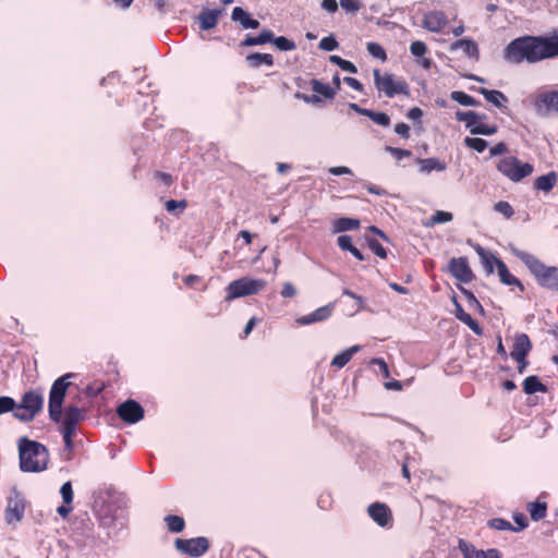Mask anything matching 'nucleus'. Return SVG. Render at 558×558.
I'll return each instance as SVG.
<instances>
[{
  "mask_svg": "<svg viewBox=\"0 0 558 558\" xmlns=\"http://www.w3.org/2000/svg\"><path fill=\"white\" fill-rule=\"evenodd\" d=\"M555 57H558V32L551 36H520L504 49V59L511 64H535Z\"/></svg>",
  "mask_w": 558,
  "mask_h": 558,
  "instance_id": "obj_1",
  "label": "nucleus"
},
{
  "mask_svg": "<svg viewBox=\"0 0 558 558\" xmlns=\"http://www.w3.org/2000/svg\"><path fill=\"white\" fill-rule=\"evenodd\" d=\"M73 376L72 373H68L53 381L49 392L48 412L52 422L62 423V429L76 432L77 424L85 418V410L70 405L62 414L64 398L70 386L69 378Z\"/></svg>",
  "mask_w": 558,
  "mask_h": 558,
  "instance_id": "obj_2",
  "label": "nucleus"
},
{
  "mask_svg": "<svg viewBox=\"0 0 558 558\" xmlns=\"http://www.w3.org/2000/svg\"><path fill=\"white\" fill-rule=\"evenodd\" d=\"M509 251L527 267L539 287L558 292L557 266H548L533 254L524 252L512 244L509 245Z\"/></svg>",
  "mask_w": 558,
  "mask_h": 558,
  "instance_id": "obj_3",
  "label": "nucleus"
},
{
  "mask_svg": "<svg viewBox=\"0 0 558 558\" xmlns=\"http://www.w3.org/2000/svg\"><path fill=\"white\" fill-rule=\"evenodd\" d=\"M17 447L21 471L38 473L47 470L49 451L45 445L27 437H21Z\"/></svg>",
  "mask_w": 558,
  "mask_h": 558,
  "instance_id": "obj_4",
  "label": "nucleus"
},
{
  "mask_svg": "<svg viewBox=\"0 0 558 558\" xmlns=\"http://www.w3.org/2000/svg\"><path fill=\"white\" fill-rule=\"evenodd\" d=\"M497 170L510 181L520 182L533 173L534 166L530 162H522L515 156H507L498 161Z\"/></svg>",
  "mask_w": 558,
  "mask_h": 558,
  "instance_id": "obj_5",
  "label": "nucleus"
},
{
  "mask_svg": "<svg viewBox=\"0 0 558 558\" xmlns=\"http://www.w3.org/2000/svg\"><path fill=\"white\" fill-rule=\"evenodd\" d=\"M44 408V396L36 390L26 391L17 403L15 418L21 422L33 421Z\"/></svg>",
  "mask_w": 558,
  "mask_h": 558,
  "instance_id": "obj_6",
  "label": "nucleus"
},
{
  "mask_svg": "<svg viewBox=\"0 0 558 558\" xmlns=\"http://www.w3.org/2000/svg\"><path fill=\"white\" fill-rule=\"evenodd\" d=\"M266 286L264 279H252L250 277H242L238 280L231 281L226 288L225 301L230 303L231 301L247 295L258 293Z\"/></svg>",
  "mask_w": 558,
  "mask_h": 558,
  "instance_id": "obj_7",
  "label": "nucleus"
},
{
  "mask_svg": "<svg viewBox=\"0 0 558 558\" xmlns=\"http://www.w3.org/2000/svg\"><path fill=\"white\" fill-rule=\"evenodd\" d=\"M374 82L375 86L379 92L385 93L389 98L396 95L409 94L408 85L404 81H396L391 74L381 75L379 70H374Z\"/></svg>",
  "mask_w": 558,
  "mask_h": 558,
  "instance_id": "obj_8",
  "label": "nucleus"
},
{
  "mask_svg": "<svg viewBox=\"0 0 558 558\" xmlns=\"http://www.w3.org/2000/svg\"><path fill=\"white\" fill-rule=\"evenodd\" d=\"M174 547L177 550L187 556L201 557L208 550L209 542L204 536L189 539L177 538L174 542Z\"/></svg>",
  "mask_w": 558,
  "mask_h": 558,
  "instance_id": "obj_9",
  "label": "nucleus"
},
{
  "mask_svg": "<svg viewBox=\"0 0 558 558\" xmlns=\"http://www.w3.org/2000/svg\"><path fill=\"white\" fill-rule=\"evenodd\" d=\"M119 417L128 424H136L144 418L145 411L135 400L129 399L117 408Z\"/></svg>",
  "mask_w": 558,
  "mask_h": 558,
  "instance_id": "obj_10",
  "label": "nucleus"
},
{
  "mask_svg": "<svg viewBox=\"0 0 558 558\" xmlns=\"http://www.w3.org/2000/svg\"><path fill=\"white\" fill-rule=\"evenodd\" d=\"M367 514L380 527L390 529L392 526V512L384 502H373L367 507Z\"/></svg>",
  "mask_w": 558,
  "mask_h": 558,
  "instance_id": "obj_11",
  "label": "nucleus"
},
{
  "mask_svg": "<svg viewBox=\"0 0 558 558\" xmlns=\"http://www.w3.org/2000/svg\"><path fill=\"white\" fill-rule=\"evenodd\" d=\"M538 114L547 116L551 112L558 113V90L544 92L537 95L534 101Z\"/></svg>",
  "mask_w": 558,
  "mask_h": 558,
  "instance_id": "obj_12",
  "label": "nucleus"
},
{
  "mask_svg": "<svg viewBox=\"0 0 558 558\" xmlns=\"http://www.w3.org/2000/svg\"><path fill=\"white\" fill-rule=\"evenodd\" d=\"M448 271L460 282L469 283L474 275L469 266L466 257H452L449 260Z\"/></svg>",
  "mask_w": 558,
  "mask_h": 558,
  "instance_id": "obj_13",
  "label": "nucleus"
},
{
  "mask_svg": "<svg viewBox=\"0 0 558 558\" xmlns=\"http://www.w3.org/2000/svg\"><path fill=\"white\" fill-rule=\"evenodd\" d=\"M24 499L21 497L19 493L15 492L14 496H11L8 500V506L5 509L7 522L12 523L13 521H21L24 515Z\"/></svg>",
  "mask_w": 558,
  "mask_h": 558,
  "instance_id": "obj_14",
  "label": "nucleus"
},
{
  "mask_svg": "<svg viewBox=\"0 0 558 558\" xmlns=\"http://www.w3.org/2000/svg\"><path fill=\"white\" fill-rule=\"evenodd\" d=\"M333 311V303H329L325 306L318 307L313 313L301 316L296 319V323L302 326L320 323L327 320Z\"/></svg>",
  "mask_w": 558,
  "mask_h": 558,
  "instance_id": "obj_15",
  "label": "nucleus"
},
{
  "mask_svg": "<svg viewBox=\"0 0 558 558\" xmlns=\"http://www.w3.org/2000/svg\"><path fill=\"white\" fill-rule=\"evenodd\" d=\"M447 24V17L441 11H430L424 14L423 27L429 32L438 33Z\"/></svg>",
  "mask_w": 558,
  "mask_h": 558,
  "instance_id": "obj_16",
  "label": "nucleus"
},
{
  "mask_svg": "<svg viewBox=\"0 0 558 558\" xmlns=\"http://www.w3.org/2000/svg\"><path fill=\"white\" fill-rule=\"evenodd\" d=\"M532 350V342L526 333H518L514 338L510 356L513 360L526 357Z\"/></svg>",
  "mask_w": 558,
  "mask_h": 558,
  "instance_id": "obj_17",
  "label": "nucleus"
},
{
  "mask_svg": "<svg viewBox=\"0 0 558 558\" xmlns=\"http://www.w3.org/2000/svg\"><path fill=\"white\" fill-rule=\"evenodd\" d=\"M454 304V315L456 317L465 324L475 335L481 336L483 333V329L480 324L469 314L466 313L462 305L453 298Z\"/></svg>",
  "mask_w": 558,
  "mask_h": 558,
  "instance_id": "obj_18",
  "label": "nucleus"
},
{
  "mask_svg": "<svg viewBox=\"0 0 558 558\" xmlns=\"http://www.w3.org/2000/svg\"><path fill=\"white\" fill-rule=\"evenodd\" d=\"M475 252L477 253L478 257L481 258L482 266L486 272V275H493L495 271V267L498 269V262H502L498 257H496L490 252L486 251L484 247H482L480 244H476L474 246Z\"/></svg>",
  "mask_w": 558,
  "mask_h": 558,
  "instance_id": "obj_19",
  "label": "nucleus"
},
{
  "mask_svg": "<svg viewBox=\"0 0 558 558\" xmlns=\"http://www.w3.org/2000/svg\"><path fill=\"white\" fill-rule=\"evenodd\" d=\"M221 14V9H203L202 12L198 14L199 28L202 31H209L214 28L217 25L218 19Z\"/></svg>",
  "mask_w": 558,
  "mask_h": 558,
  "instance_id": "obj_20",
  "label": "nucleus"
},
{
  "mask_svg": "<svg viewBox=\"0 0 558 558\" xmlns=\"http://www.w3.org/2000/svg\"><path fill=\"white\" fill-rule=\"evenodd\" d=\"M558 173L556 171H549L546 174L539 175L534 180L533 187L536 191L549 193L557 184Z\"/></svg>",
  "mask_w": 558,
  "mask_h": 558,
  "instance_id": "obj_21",
  "label": "nucleus"
},
{
  "mask_svg": "<svg viewBox=\"0 0 558 558\" xmlns=\"http://www.w3.org/2000/svg\"><path fill=\"white\" fill-rule=\"evenodd\" d=\"M231 17L234 22H239L245 29H255L259 26V22L255 19H252L251 15L241 7H235L232 10Z\"/></svg>",
  "mask_w": 558,
  "mask_h": 558,
  "instance_id": "obj_22",
  "label": "nucleus"
},
{
  "mask_svg": "<svg viewBox=\"0 0 558 558\" xmlns=\"http://www.w3.org/2000/svg\"><path fill=\"white\" fill-rule=\"evenodd\" d=\"M497 272L499 280L502 284L515 286L520 289L521 292L524 291V286L522 284V282L509 271L507 265L504 262H498Z\"/></svg>",
  "mask_w": 558,
  "mask_h": 558,
  "instance_id": "obj_23",
  "label": "nucleus"
},
{
  "mask_svg": "<svg viewBox=\"0 0 558 558\" xmlns=\"http://www.w3.org/2000/svg\"><path fill=\"white\" fill-rule=\"evenodd\" d=\"M478 93L483 95L488 102L493 104L497 108H502L508 102L507 96L500 90L481 87L478 88Z\"/></svg>",
  "mask_w": 558,
  "mask_h": 558,
  "instance_id": "obj_24",
  "label": "nucleus"
},
{
  "mask_svg": "<svg viewBox=\"0 0 558 558\" xmlns=\"http://www.w3.org/2000/svg\"><path fill=\"white\" fill-rule=\"evenodd\" d=\"M360 350H361V345H359V344L352 345V347L343 350L342 352H340L333 356L330 365L333 367H337V368L344 367L350 362L352 356L355 353H357Z\"/></svg>",
  "mask_w": 558,
  "mask_h": 558,
  "instance_id": "obj_25",
  "label": "nucleus"
},
{
  "mask_svg": "<svg viewBox=\"0 0 558 558\" xmlns=\"http://www.w3.org/2000/svg\"><path fill=\"white\" fill-rule=\"evenodd\" d=\"M451 50H462L468 57L474 58L478 56V48L474 40L472 39H458L451 44Z\"/></svg>",
  "mask_w": 558,
  "mask_h": 558,
  "instance_id": "obj_26",
  "label": "nucleus"
},
{
  "mask_svg": "<svg viewBox=\"0 0 558 558\" xmlns=\"http://www.w3.org/2000/svg\"><path fill=\"white\" fill-rule=\"evenodd\" d=\"M274 39V33L270 29H263L258 36L247 35L242 43V46H259L270 43Z\"/></svg>",
  "mask_w": 558,
  "mask_h": 558,
  "instance_id": "obj_27",
  "label": "nucleus"
},
{
  "mask_svg": "<svg viewBox=\"0 0 558 558\" xmlns=\"http://www.w3.org/2000/svg\"><path fill=\"white\" fill-rule=\"evenodd\" d=\"M418 163L420 171L425 173H430L432 171H445L447 169L446 163L435 157L420 159Z\"/></svg>",
  "mask_w": 558,
  "mask_h": 558,
  "instance_id": "obj_28",
  "label": "nucleus"
},
{
  "mask_svg": "<svg viewBox=\"0 0 558 558\" xmlns=\"http://www.w3.org/2000/svg\"><path fill=\"white\" fill-rule=\"evenodd\" d=\"M523 391L526 395L535 392H547V387L541 383L539 378L535 375L527 376L523 381Z\"/></svg>",
  "mask_w": 558,
  "mask_h": 558,
  "instance_id": "obj_29",
  "label": "nucleus"
},
{
  "mask_svg": "<svg viewBox=\"0 0 558 558\" xmlns=\"http://www.w3.org/2000/svg\"><path fill=\"white\" fill-rule=\"evenodd\" d=\"M360 227V220L350 217H342L333 221V232L340 233L344 231L355 230Z\"/></svg>",
  "mask_w": 558,
  "mask_h": 558,
  "instance_id": "obj_30",
  "label": "nucleus"
},
{
  "mask_svg": "<svg viewBox=\"0 0 558 558\" xmlns=\"http://www.w3.org/2000/svg\"><path fill=\"white\" fill-rule=\"evenodd\" d=\"M246 61L252 68H259L262 64L274 65V58L269 53L254 52L246 57Z\"/></svg>",
  "mask_w": 558,
  "mask_h": 558,
  "instance_id": "obj_31",
  "label": "nucleus"
},
{
  "mask_svg": "<svg viewBox=\"0 0 558 558\" xmlns=\"http://www.w3.org/2000/svg\"><path fill=\"white\" fill-rule=\"evenodd\" d=\"M527 510L530 512L531 519L537 522L546 517L547 504L545 501L539 500L529 502Z\"/></svg>",
  "mask_w": 558,
  "mask_h": 558,
  "instance_id": "obj_32",
  "label": "nucleus"
},
{
  "mask_svg": "<svg viewBox=\"0 0 558 558\" xmlns=\"http://www.w3.org/2000/svg\"><path fill=\"white\" fill-rule=\"evenodd\" d=\"M456 119L459 122H465V126L471 131V128L481 121V113L475 111H460L456 112Z\"/></svg>",
  "mask_w": 558,
  "mask_h": 558,
  "instance_id": "obj_33",
  "label": "nucleus"
},
{
  "mask_svg": "<svg viewBox=\"0 0 558 558\" xmlns=\"http://www.w3.org/2000/svg\"><path fill=\"white\" fill-rule=\"evenodd\" d=\"M311 84H312V89L315 93L320 94L326 98L331 99L336 95V89L330 87L329 84H325L316 78L312 80Z\"/></svg>",
  "mask_w": 558,
  "mask_h": 558,
  "instance_id": "obj_34",
  "label": "nucleus"
},
{
  "mask_svg": "<svg viewBox=\"0 0 558 558\" xmlns=\"http://www.w3.org/2000/svg\"><path fill=\"white\" fill-rule=\"evenodd\" d=\"M168 530L172 533H180L184 530L185 522L180 515L169 514L165 518Z\"/></svg>",
  "mask_w": 558,
  "mask_h": 558,
  "instance_id": "obj_35",
  "label": "nucleus"
},
{
  "mask_svg": "<svg viewBox=\"0 0 558 558\" xmlns=\"http://www.w3.org/2000/svg\"><path fill=\"white\" fill-rule=\"evenodd\" d=\"M450 97L452 100L457 101L461 106L476 107L480 105V102L475 98H473L472 96L468 95L464 92H452Z\"/></svg>",
  "mask_w": 558,
  "mask_h": 558,
  "instance_id": "obj_36",
  "label": "nucleus"
},
{
  "mask_svg": "<svg viewBox=\"0 0 558 558\" xmlns=\"http://www.w3.org/2000/svg\"><path fill=\"white\" fill-rule=\"evenodd\" d=\"M453 219V216L449 211L444 210H437L435 214H433L428 220V222L425 223L426 227H433L435 225L439 223H446Z\"/></svg>",
  "mask_w": 558,
  "mask_h": 558,
  "instance_id": "obj_37",
  "label": "nucleus"
},
{
  "mask_svg": "<svg viewBox=\"0 0 558 558\" xmlns=\"http://www.w3.org/2000/svg\"><path fill=\"white\" fill-rule=\"evenodd\" d=\"M329 61L338 65L342 71L355 74L357 72L356 66L348 60L342 59L339 56L332 54L329 57Z\"/></svg>",
  "mask_w": 558,
  "mask_h": 558,
  "instance_id": "obj_38",
  "label": "nucleus"
},
{
  "mask_svg": "<svg viewBox=\"0 0 558 558\" xmlns=\"http://www.w3.org/2000/svg\"><path fill=\"white\" fill-rule=\"evenodd\" d=\"M463 558H477L480 549H476L471 543L460 538L458 545Z\"/></svg>",
  "mask_w": 558,
  "mask_h": 558,
  "instance_id": "obj_39",
  "label": "nucleus"
},
{
  "mask_svg": "<svg viewBox=\"0 0 558 558\" xmlns=\"http://www.w3.org/2000/svg\"><path fill=\"white\" fill-rule=\"evenodd\" d=\"M16 409L17 403L13 398L7 396L0 397V415L12 412L15 417Z\"/></svg>",
  "mask_w": 558,
  "mask_h": 558,
  "instance_id": "obj_40",
  "label": "nucleus"
},
{
  "mask_svg": "<svg viewBox=\"0 0 558 558\" xmlns=\"http://www.w3.org/2000/svg\"><path fill=\"white\" fill-rule=\"evenodd\" d=\"M187 206V202L185 199L175 201L169 199L165 204V208L168 213L179 216Z\"/></svg>",
  "mask_w": 558,
  "mask_h": 558,
  "instance_id": "obj_41",
  "label": "nucleus"
},
{
  "mask_svg": "<svg viewBox=\"0 0 558 558\" xmlns=\"http://www.w3.org/2000/svg\"><path fill=\"white\" fill-rule=\"evenodd\" d=\"M270 43H272L280 51H291L296 48L295 43L284 36H274V39Z\"/></svg>",
  "mask_w": 558,
  "mask_h": 558,
  "instance_id": "obj_42",
  "label": "nucleus"
},
{
  "mask_svg": "<svg viewBox=\"0 0 558 558\" xmlns=\"http://www.w3.org/2000/svg\"><path fill=\"white\" fill-rule=\"evenodd\" d=\"M498 128L496 125H488L484 123H476L475 126L471 128V134L473 135H494L497 133Z\"/></svg>",
  "mask_w": 558,
  "mask_h": 558,
  "instance_id": "obj_43",
  "label": "nucleus"
},
{
  "mask_svg": "<svg viewBox=\"0 0 558 558\" xmlns=\"http://www.w3.org/2000/svg\"><path fill=\"white\" fill-rule=\"evenodd\" d=\"M464 145L476 150L477 153H483L487 148L488 143L480 137H465Z\"/></svg>",
  "mask_w": 558,
  "mask_h": 558,
  "instance_id": "obj_44",
  "label": "nucleus"
},
{
  "mask_svg": "<svg viewBox=\"0 0 558 558\" xmlns=\"http://www.w3.org/2000/svg\"><path fill=\"white\" fill-rule=\"evenodd\" d=\"M366 117H368L374 123L381 126H389L390 124V118L385 112H376L368 109Z\"/></svg>",
  "mask_w": 558,
  "mask_h": 558,
  "instance_id": "obj_45",
  "label": "nucleus"
},
{
  "mask_svg": "<svg viewBox=\"0 0 558 558\" xmlns=\"http://www.w3.org/2000/svg\"><path fill=\"white\" fill-rule=\"evenodd\" d=\"M369 365L374 368L375 373H380L385 378L390 376L387 363L380 357H373Z\"/></svg>",
  "mask_w": 558,
  "mask_h": 558,
  "instance_id": "obj_46",
  "label": "nucleus"
},
{
  "mask_svg": "<svg viewBox=\"0 0 558 558\" xmlns=\"http://www.w3.org/2000/svg\"><path fill=\"white\" fill-rule=\"evenodd\" d=\"M487 524L490 529L497 531H512L513 529V525L502 518L490 519Z\"/></svg>",
  "mask_w": 558,
  "mask_h": 558,
  "instance_id": "obj_47",
  "label": "nucleus"
},
{
  "mask_svg": "<svg viewBox=\"0 0 558 558\" xmlns=\"http://www.w3.org/2000/svg\"><path fill=\"white\" fill-rule=\"evenodd\" d=\"M366 48L372 57L379 59L381 61H385L387 59L386 51L379 44L368 43Z\"/></svg>",
  "mask_w": 558,
  "mask_h": 558,
  "instance_id": "obj_48",
  "label": "nucleus"
},
{
  "mask_svg": "<svg viewBox=\"0 0 558 558\" xmlns=\"http://www.w3.org/2000/svg\"><path fill=\"white\" fill-rule=\"evenodd\" d=\"M495 210L506 218H511L514 215L512 206L506 201H499L494 206Z\"/></svg>",
  "mask_w": 558,
  "mask_h": 558,
  "instance_id": "obj_49",
  "label": "nucleus"
},
{
  "mask_svg": "<svg viewBox=\"0 0 558 558\" xmlns=\"http://www.w3.org/2000/svg\"><path fill=\"white\" fill-rule=\"evenodd\" d=\"M60 494L62 496L63 502L66 505H71L74 496L71 482H65L62 484L60 488Z\"/></svg>",
  "mask_w": 558,
  "mask_h": 558,
  "instance_id": "obj_50",
  "label": "nucleus"
},
{
  "mask_svg": "<svg viewBox=\"0 0 558 558\" xmlns=\"http://www.w3.org/2000/svg\"><path fill=\"white\" fill-rule=\"evenodd\" d=\"M319 49L325 51H332L338 48V41L332 35L322 38L318 45Z\"/></svg>",
  "mask_w": 558,
  "mask_h": 558,
  "instance_id": "obj_51",
  "label": "nucleus"
},
{
  "mask_svg": "<svg viewBox=\"0 0 558 558\" xmlns=\"http://www.w3.org/2000/svg\"><path fill=\"white\" fill-rule=\"evenodd\" d=\"M410 51L415 57H423L427 51V47L425 43L415 40L410 45Z\"/></svg>",
  "mask_w": 558,
  "mask_h": 558,
  "instance_id": "obj_52",
  "label": "nucleus"
},
{
  "mask_svg": "<svg viewBox=\"0 0 558 558\" xmlns=\"http://www.w3.org/2000/svg\"><path fill=\"white\" fill-rule=\"evenodd\" d=\"M386 150L390 153L398 161L402 160L404 157H410L412 155L411 150L391 146H387Z\"/></svg>",
  "mask_w": 558,
  "mask_h": 558,
  "instance_id": "obj_53",
  "label": "nucleus"
},
{
  "mask_svg": "<svg viewBox=\"0 0 558 558\" xmlns=\"http://www.w3.org/2000/svg\"><path fill=\"white\" fill-rule=\"evenodd\" d=\"M61 432H62V437H63V441H64V450L70 453L74 448L73 437L76 432L65 430V429H62Z\"/></svg>",
  "mask_w": 558,
  "mask_h": 558,
  "instance_id": "obj_54",
  "label": "nucleus"
},
{
  "mask_svg": "<svg viewBox=\"0 0 558 558\" xmlns=\"http://www.w3.org/2000/svg\"><path fill=\"white\" fill-rule=\"evenodd\" d=\"M332 498L329 492L322 493L317 499V505L320 509L327 510L331 507Z\"/></svg>",
  "mask_w": 558,
  "mask_h": 558,
  "instance_id": "obj_55",
  "label": "nucleus"
},
{
  "mask_svg": "<svg viewBox=\"0 0 558 558\" xmlns=\"http://www.w3.org/2000/svg\"><path fill=\"white\" fill-rule=\"evenodd\" d=\"M368 246L378 257H380V258L387 257L386 248L377 240H371L368 242Z\"/></svg>",
  "mask_w": 558,
  "mask_h": 558,
  "instance_id": "obj_56",
  "label": "nucleus"
},
{
  "mask_svg": "<svg viewBox=\"0 0 558 558\" xmlns=\"http://www.w3.org/2000/svg\"><path fill=\"white\" fill-rule=\"evenodd\" d=\"M340 5L349 12H356L361 8V3L359 0H340Z\"/></svg>",
  "mask_w": 558,
  "mask_h": 558,
  "instance_id": "obj_57",
  "label": "nucleus"
},
{
  "mask_svg": "<svg viewBox=\"0 0 558 558\" xmlns=\"http://www.w3.org/2000/svg\"><path fill=\"white\" fill-rule=\"evenodd\" d=\"M337 242H338L339 247L342 251H348L349 252L354 246L353 243H352V238L350 235H347V234L340 235L338 238Z\"/></svg>",
  "mask_w": 558,
  "mask_h": 558,
  "instance_id": "obj_58",
  "label": "nucleus"
},
{
  "mask_svg": "<svg viewBox=\"0 0 558 558\" xmlns=\"http://www.w3.org/2000/svg\"><path fill=\"white\" fill-rule=\"evenodd\" d=\"M513 520L517 523V527L513 526V532H519L521 530H524L527 526V520L523 513H515L513 515Z\"/></svg>",
  "mask_w": 558,
  "mask_h": 558,
  "instance_id": "obj_59",
  "label": "nucleus"
},
{
  "mask_svg": "<svg viewBox=\"0 0 558 558\" xmlns=\"http://www.w3.org/2000/svg\"><path fill=\"white\" fill-rule=\"evenodd\" d=\"M461 291L468 298V302L471 307L483 311L481 303L478 302V300L474 296V294L472 292H470L463 288L461 289Z\"/></svg>",
  "mask_w": 558,
  "mask_h": 558,
  "instance_id": "obj_60",
  "label": "nucleus"
},
{
  "mask_svg": "<svg viewBox=\"0 0 558 558\" xmlns=\"http://www.w3.org/2000/svg\"><path fill=\"white\" fill-rule=\"evenodd\" d=\"M477 558H502V556L498 549L489 548L487 550L480 549Z\"/></svg>",
  "mask_w": 558,
  "mask_h": 558,
  "instance_id": "obj_61",
  "label": "nucleus"
},
{
  "mask_svg": "<svg viewBox=\"0 0 558 558\" xmlns=\"http://www.w3.org/2000/svg\"><path fill=\"white\" fill-rule=\"evenodd\" d=\"M296 294V289L291 282H284L282 290H281V296L282 298H293Z\"/></svg>",
  "mask_w": 558,
  "mask_h": 558,
  "instance_id": "obj_62",
  "label": "nucleus"
},
{
  "mask_svg": "<svg viewBox=\"0 0 558 558\" xmlns=\"http://www.w3.org/2000/svg\"><path fill=\"white\" fill-rule=\"evenodd\" d=\"M506 153H508V146L504 142L496 144L489 150L490 156H499Z\"/></svg>",
  "mask_w": 558,
  "mask_h": 558,
  "instance_id": "obj_63",
  "label": "nucleus"
},
{
  "mask_svg": "<svg viewBox=\"0 0 558 558\" xmlns=\"http://www.w3.org/2000/svg\"><path fill=\"white\" fill-rule=\"evenodd\" d=\"M395 132L403 138H409L410 136V126L405 123H398L395 126Z\"/></svg>",
  "mask_w": 558,
  "mask_h": 558,
  "instance_id": "obj_64",
  "label": "nucleus"
}]
</instances>
